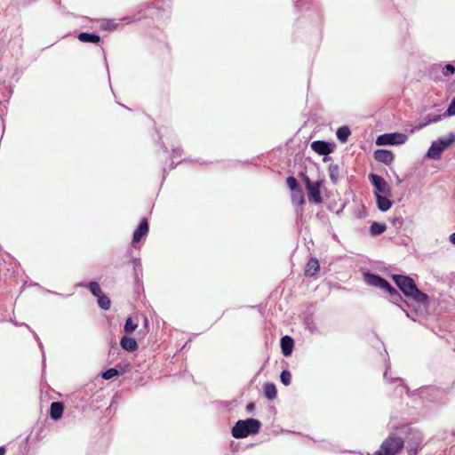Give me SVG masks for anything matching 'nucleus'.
<instances>
[{"label": "nucleus", "instance_id": "obj_20", "mask_svg": "<svg viewBox=\"0 0 455 455\" xmlns=\"http://www.w3.org/2000/svg\"><path fill=\"white\" fill-rule=\"evenodd\" d=\"M350 133V130L347 126H342L337 131V138L340 142H346Z\"/></svg>", "mask_w": 455, "mask_h": 455}, {"label": "nucleus", "instance_id": "obj_22", "mask_svg": "<svg viewBox=\"0 0 455 455\" xmlns=\"http://www.w3.org/2000/svg\"><path fill=\"white\" fill-rule=\"evenodd\" d=\"M137 327L138 323L133 322V320L131 317H129L126 319L124 330L126 333H132L137 329Z\"/></svg>", "mask_w": 455, "mask_h": 455}, {"label": "nucleus", "instance_id": "obj_13", "mask_svg": "<svg viewBox=\"0 0 455 455\" xmlns=\"http://www.w3.org/2000/svg\"><path fill=\"white\" fill-rule=\"evenodd\" d=\"M320 269L319 261L315 258H311L305 267V275L307 276H313Z\"/></svg>", "mask_w": 455, "mask_h": 455}, {"label": "nucleus", "instance_id": "obj_12", "mask_svg": "<svg viewBox=\"0 0 455 455\" xmlns=\"http://www.w3.org/2000/svg\"><path fill=\"white\" fill-rule=\"evenodd\" d=\"M375 196L379 211L387 212L391 208L392 202L388 199L390 196L379 195V193H376Z\"/></svg>", "mask_w": 455, "mask_h": 455}, {"label": "nucleus", "instance_id": "obj_7", "mask_svg": "<svg viewBox=\"0 0 455 455\" xmlns=\"http://www.w3.org/2000/svg\"><path fill=\"white\" fill-rule=\"evenodd\" d=\"M364 279L366 283L370 285L379 287L380 289L387 291L389 293H392L395 296H399V292L379 275L367 273L364 275Z\"/></svg>", "mask_w": 455, "mask_h": 455}, {"label": "nucleus", "instance_id": "obj_30", "mask_svg": "<svg viewBox=\"0 0 455 455\" xmlns=\"http://www.w3.org/2000/svg\"><path fill=\"white\" fill-rule=\"evenodd\" d=\"M455 72V68L451 64H448L444 67L443 73V76H449Z\"/></svg>", "mask_w": 455, "mask_h": 455}, {"label": "nucleus", "instance_id": "obj_37", "mask_svg": "<svg viewBox=\"0 0 455 455\" xmlns=\"http://www.w3.org/2000/svg\"><path fill=\"white\" fill-rule=\"evenodd\" d=\"M135 264H136V267H138L140 269V272H141V266H140V261L139 259H135Z\"/></svg>", "mask_w": 455, "mask_h": 455}, {"label": "nucleus", "instance_id": "obj_2", "mask_svg": "<svg viewBox=\"0 0 455 455\" xmlns=\"http://www.w3.org/2000/svg\"><path fill=\"white\" fill-rule=\"evenodd\" d=\"M261 427L259 420L255 419H247L238 420L232 428V435L236 438H245L250 435L258 434Z\"/></svg>", "mask_w": 455, "mask_h": 455}, {"label": "nucleus", "instance_id": "obj_41", "mask_svg": "<svg viewBox=\"0 0 455 455\" xmlns=\"http://www.w3.org/2000/svg\"><path fill=\"white\" fill-rule=\"evenodd\" d=\"M403 389H406V387H403V386H401L400 393H401Z\"/></svg>", "mask_w": 455, "mask_h": 455}, {"label": "nucleus", "instance_id": "obj_21", "mask_svg": "<svg viewBox=\"0 0 455 455\" xmlns=\"http://www.w3.org/2000/svg\"><path fill=\"white\" fill-rule=\"evenodd\" d=\"M97 299H98V304H99V306L101 308H103L105 310L109 309V307H110V299H108V296H106L102 292Z\"/></svg>", "mask_w": 455, "mask_h": 455}, {"label": "nucleus", "instance_id": "obj_24", "mask_svg": "<svg viewBox=\"0 0 455 455\" xmlns=\"http://www.w3.org/2000/svg\"><path fill=\"white\" fill-rule=\"evenodd\" d=\"M426 118H427L426 123L424 124H422L421 126H426V125H427L429 124H432V123H437V122H439L440 120H442L444 117H443V114H442V115H431V114H429V115H427L426 116Z\"/></svg>", "mask_w": 455, "mask_h": 455}, {"label": "nucleus", "instance_id": "obj_14", "mask_svg": "<svg viewBox=\"0 0 455 455\" xmlns=\"http://www.w3.org/2000/svg\"><path fill=\"white\" fill-rule=\"evenodd\" d=\"M120 345L124 350L128 352H133L138 348L136 340L133 338L127 336H124L121 339Z\"/></svg>", "mask_w": 455, "mask_h": 455}, {"label": "nucleus", "instance_id": "obj_23", "mask_svg": "<svg viewBox=\"0 0 455 455\" xmlns=\"http://www.w3.org/2000/svg\"><path fill=\"white\" fill-rule=\"evenodd\" d=\"M87 287L96 298H98L102 293L100 284L97 282H90L87 284Z\"/></svg>", "mask_w": 455, "mask_h": 455}, {"label": "nucleus", "instance_id": "obj_4", "mask_svg": "<svg viewBox=\"0 0 455 455\" xmlns=\"http://www.w3.org/2000/svg\"><path fill=\"white\" fill-rule=\"evenodd\" d=\"M454 138L455 136L451 134L448 138H441L434 141L427 153V156L435 160L439 159L442 152L452 144Z\"/></svg>", "mask_w": 455, "mask_h": 455}, {"label": "nucleus", "instance_id": "obj_16", "mask_svg": "<svg viewBox=\"0 0 455 455\" xmlns=\"http://www.w3.org/2000/svg\"><path fill=\"white\" fill-rule=\"evenodd\" d=\"M63 404L60 402H54L51 404L50 416L52 419H60L63 414Z\"/></svg>", "mask_w": 455, "mask_h": 455}, {"label": "nucleus", "instance_id": "obj_31", "mask_svg": "<svg viewBox=\"0 0 455 455\" xmlns=\"http://www.w3.org/2000/svg\"><path fill=\"white\" fill-rule=\"evenodd\" d=\"M390 294V297H391V299H392V302L395 303V304H397L401 308H403V311H405V309L403 307L402 305L398 304V302L400 300H402V297L401 295L399 294V296H395L392 293H389Z\"/></svg>", "mask_w": 455, "mask_h": 455}, {"label": "nucleus", "instance_id": "obj_1", "mask_svg": "<svg viewBox=\"0 0 455 455\" xmlns=\"http://www.w3.org/2000/svg\"><path fill=\"white\" fill-rule=\"evenodd\" d=\"M392 278L405 296L424 306L427 305L428 296L418 289L412 278L402 275H394Z\"/></svg>", "mask_w": 455, "mask_h": 455}, {"label": "nucleus", "instance_id": "obj_35", "mask_svg": "<svg viewBox=\"0 0 455 455\" xmlns=\"http://www.w3.org/2000/svg\"><path fill=\"white\" fill-rule=\"evenodd\" d=\"M253 409H254V404H253V403H249V404L246 406V410H247L248 411H251Z\"/></svg>", "mask_w": 455, "mask_h": 455}, {"label": "nucleus", "instance_id": "obj_10", "mask_svg": "<svg viewBox=\"0 0 455 455\" xmlns=\"http://www.w3.org/2000/svg\"><path fill=\"white\" fill-rule=\"evenodd\" d=\"M311 148L321 156H326L331 152V145L323 140H315L312 142Z\"/></svg>", "mask_w": 455, "mask_h": 455}, {"label": "nucleus", "instance_id": "obj_27", "mask_svg": "<svg viewBox=\"0 0 455 455\" xmlns=\"http://www.w3.org/2000/svg\"><path fill=\"white\" fill-rule=\"evenodd\" d=\"M117 374H118V371L116 369L110 368V369L105 371L104 372H102L101 376L104 379H110L114 378L115 376H116Z\"/></svg>", "mask_w": 455, "mask_h": 455}, {"label": "nucleus", "instance_id": "obj_17", "mask_svg": "<svg viewBox=\"0 0 455 455\" xmlns=\"http://www.w3.org/2000/svg\"><path fill=\"white\" fill-rule=\"evenodd\" d=\"M78 39L81 41V42H84V43H93V44H97L100 42V37L96 35V34H91V33H86V32H82L78 35Z\"/></svg>", "mask_w": 455, "mask_h": 455}, {"label": "nucleus", "instance_id": "obj_36", "mask_svg": "<svg viewBox=\"0 0 455 455\" xmlns=\"http://www.w3.org/2000/svg\"><path fill=\"white\" fill-rule=\"evenodd\" d=\"M181 150L180 148L173 149V157H175V155L180 156Z\"/></svg>", "mask_w": 455, "mask_h": 455}, {"label": "nucleus", "instance_id": "obj_39", "mask_svg": "<svg viewBox=\"0 0 455 455\" xmlns=\"http://www.w3.org/2000/svg\"><path fill=\"white\" fill-rule=\"evenodd\" d=\"M5 449L4 447H0V455H4Z\"/></svg>", "mask_w": 455, "mask_h": 455}, {"label": "nucleus", "instance_id": "obj_40", "mask_svg": "<svg viewBox=\"0 0 455 455\" xmlns=\"http://www.w3.org/2000/svg\"><path fill=\"white\" fill-rule=\"evenodd\" d=\"M405 312H406V315H407V316H408V317H410V318H411V319H412V320H415V318H414V316H413V315H411L410 313H408L407 311H405Z\"/></svg>", "mask_w": 455, "mask_h": 455}, {"label": "nucleus", "instance_id": "obj_3", "mask_svg": "<svg viewBox=\"0 0 455 455\" xmlns=\"http://www.w3.org/2000/svg\"><path fill=\"white\" fill-rule=\"evenodd\" d=\"M403 445L404 442L402 437L391 434L382 442L378 451L373 454L368 455H397L403 448Z\"/></svg>", "mask_w": 455, "mask_h": 455}, {"label": "nucleus", "instance_id": "obj_32", "mask_svg": "<svg viewBox=\"0 0 455 455\" xmlns=\"http://www.w3.org/2000/svg\"><path fill=\"white\" fill-rule=\"evenodd\" d=\"M336 169H337L336 167L334 169H332L331 166L330 167V171H331L330 176H331V179L332 180V181H334V182L337 181V177L334 173V171H336Z\"/></svg>", "mask_w": 455, "mask_h": 455}, {"label": "nucleus", "instance_id": "obj_9", "mask_svg": "<svg viewBox=\"0 0 455 455\" xmlns=\"http://www.w3.org/2000/svg\"><path fill=\"white\" fill-rule=\"evenodd\" d=\"M374 158L379 163L389 164L394 161V154L387 149H378L374 152Z\"/></svg>", "mask_w": 455, "mask_h": 455}, {"label": "nucleus", "instance_id": "obj_38", "mask_svg": "<svg viewBox=\"0 0 455 455\" xmlns=\"http://www.w3.org/2000/svg\"><path fill=\"white\" fill-rule=\"evenodd\" d=\"M388 371H389V367H387V368L386 369L385 372H384V378H385V379H387V378H388V372H389Z\"/></svg>", "mask_w": 455, "mask_h": 455}, {"label": "nucleus", "instance_id": "obj_25", "mask_svg": "<svg viewBox=\"0 0 455 455\" xmlns=\"http://www.w3.org/2000/svg\"><path fill=\"white\" fill-rule=\"evenodd\" d=\"M280 379L283 385L289 386L291 381V374L289 371L284 370L281 372Z\"/></svg>", "mask_w": 455, "mask_h": 455}, {"label": "nucleus", "instance_id": "obj_42", "mask_svg": "<svg viewBox=\"0 0 455 455\" xmlns=\"http://www.w3.org/2000/svg\"><path fill=\"white\" fill-rule=\"evenodd\" d=\"M395 380H396L398 382H402V379H400L399 378L395 379Z\"/></svg>", "mask_w": 455, "mask_h": 455}, {"label": "nucleus", "instance_id": "obj_18", "mask_svg": "<svg viewBox=\"0 0 455 455\" xmlns=\"http://www.w3.org/2000/svg\"><path fill=\"white\" fill-rule=\"evenodd\" d=\"M263 391H264V395L269 400L275 399L277 395L276 387L272 383L265 384L264 387H263Z\"/></svg>", "mask_w": 455, "mask_h": 455}, {"label": "nucleus", "instance_id": "obj_11", "mask_svg": "<svg viewBox=\"0 0 455 455\" xmlns=\"http://www.w3.org/2000/svg\"><path fill=\"white\" fill-rule=\"evenodd\" d=\"M148 232V223L147 219H143L140 221V226L137 228V229L133 233L132 236V243H138L140 241V239L145 236Z\"/></svg>", "mask_w": 455, "mask_h": 455}, {"label": "nucleus", "instance_id": "obj_29", "mask_svg": "<svg viewBox=\"0 0 455 455\" xmlns=\"http://www.w3.org/2000/svg\"><path fill=\"white\" fill-rule=\"evenodd\" d=\"M293 200H298L300 204L305 203V198L300 189L293 191Z\"/></svg>", "mask_w": 455, "mask_h": 455}, {"label": "nucleus", "instance_id": "obj_6", "mask_svg": "<svg viewBox=\"0 0 455 455\" xmlns=\"http://www.w3.org/2000/svg\"><path fill=\"white\" fill-rule=\"evenodd\" d=\"M303 180L307 191L308 199L315 204H321L322 197L320 195V187L323 181L317 180L315 182H312L311 180L306 175L303 176Z\"/></svg>", "mask_w": 455, "mask_h": 455}, {"label": "nucleus", "instance_id": "obj_15", "mask_svg": "<svg viewBox=\"0 0 455 455\" xmlns=\"http://www.w3.org/2000/svg\"><path fill=\"white\" fill-rule=\"evenodd\" d=\"M282 353L284 356H289L291 354L293 347V339L289 336H284L281 339Z\"/></svg>", "mask_w": 455, "mask_h": 455}, {"label": "nucleus", "instance_id": "obj_26", "mask_svg": "<svg viewBox=\"0 0 455 455\" xmlns=\"http://www.w3.org/2000/svg\"><path fill=\"white\" fill-rule=\"evenodd\" d=\"M286 184L289 187V188L292 191L299 189V183L297 180L292 176L287 178Z\"/></svg>", "mask_w": 455, "mask_h": 455}, {"label": "nucleus", "instance_id": "obj_8", "mask_svg": "<svg viewBox=\"0 0 455 455\" xmlns=\"http://www.w3.org/2000/svg\"><path fill=\"white\" fill-rule=\"evenodd\" d=\"M369 179L375 188V194L391 196V188L387 182L379 175L371 173Z\"/></svg>", "mask_w": 455, "mask_h": 455}, {"label": "nucleus", "instance_id": "obj_33", "mask_svg": "<svg viewBox=\"0 0 455 455\" xmlns=\"http://www.w3.org/2000/svg\"><path fill=\"white\" fill-rule=\"evenodd\" d=\"M106 29H110V30H113L116 28V24L112 21H108L107 23V26L105 27Z\"/></svg>", "mask_w": 455, "mask_h": 455}, {"label": "nucleus", "instance_id": "obj_5", "mask_svg": "<svg viewBox=\"0 0 455 455\" xmlns=\"http://www.w3.org/2000/svg\"><path fill=\"white\" fill-rule=\"evenodd\" d=\"M407 135L400 132L384 133L377 137L376 145H402L407 140Z\"/></svg>", "mask_w": 455, "mask_h": 455}, {"label": "nucleus", "instance_id": "obj_19", "mask_svg": "<svg viewBox=\"0 0 455 455\" xmlns=\"http://www.w3.org/2000/svg\"><path fill=\"white\" fill-rule=\"evenodd\" d=\"M387 226L383 223L373 222L371 225L370 232L372 235H379L385 232Z\"/></svg>", "mask_w": 455, "mask_h": 455}, {"label": "nucleus", "instance_id": "obj_28", "mask_svg": "<svg viewBox=\"0 0 455 455\" xmlns=\"http://www.w3.org/2000/svg\"><path fill=\"white\" fill-rule=\"evenodd\" d=\"M455 116V98L451 100L448 109L443 113V117Z\"/></svg>", "mask_w": 455, "mask_h": 455}, {"label": "nucleus", "instance_id": "obj_43", "mask_svg": "<svg viewBox=\"0 0 455 455\" xmlns=\"http://www.w3.org/2000/svg\"><path fill=\"white\" fill-rule=\"evenodd\" d=\"M138 271H139V270H138L137 268H135V275H138Z\"/></svg>", "mask_w": 455, "mask_h": 455}, {"label": "nucleus", "instance_id": "obj_34", "mask_svg": "<svg viewBox=\"0 0 455 455\" xmlns=\"http://www.w3.org/2000/svg\"><path fill=\"white\" fill-rule=\"evenodd\" d=\"M449 240L452 244L455 245V232L450 235Z\"/></svg>", "mask_w": 455, "mask_h": 455}]
</instances>
